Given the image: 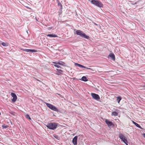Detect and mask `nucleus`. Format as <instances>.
<instances>
[{
    "instance_id": "obj_15",
    "label": "nucleus",
    "mask_w": 145,
    "mask_h": 145,
    "mask_svg": "<svg viewBox=\"0 0 145 145\" xmlns=\"http://www.w3.org/2000/svg\"><path fill=\"white\" fill-rule=\"evenodd\" d=\"M121 99V98L120 97L118 96L117 97V101L118 103H119Z\"/></svg>"
},
{
    "instance_id": "obj_2",
    "label": "nucleus",
    "mask_w": 145,
    "mask_h": 145,
    "mask_svg": "<svg viewBox=\"0 0 145 145\" xmlns=\"http://www.w3.org/2000/svg\"><path fill=\"white\" fill-rule=\"evenodd\" d=\"M46 126L47 127L50 129L54 130L56 129L57 126V124L55 123H48Z\"/></svg>"
},
{
    "instance_id": "obj_26",
    "label": "nucleus",
    "mask_w": 145,
    "mask_h": 145,
    "mask_svg": "<svg viewBox=\"0 0 145 145\" xmlns=\"http://www.w3.org/2000/svg\"><path fill=\"white\" fill-rule=\"evenodd\" d=\"M52 27H48L47 28V29L49 30H50L51 29H52Z\"/></svg>"
},
{
    "instance_id": "obj_33",
    "label": "nucleus",
    "mask_w": 145,
    "mask_h": 145,
    "mask_svg": "<svg viewBox=\"0 0 145 145\" xmlns=\"http://www.w3.org/2000/svg\"><path fill=\"white\" fill-rule=\"evenodd\" d=\"M1 95V93H0V95Z\"/></svg>"
},
{
    "instance_id": "obj_29",
    "label": "nucleus",
    "mask_w": 145,
    "mask_h": 145,
    "mask_svg": "<svg viewBox=\"0 0 145 145\" xmlns=\"http://www.w3.org/2000/svg\"><path fill=\"white\" fill-rule=\"evenodd\" d=\"M57 64H58L59 65H61V64L60 63H59V62H58V63H57Z\"/></svg>"
},
{
    "instance_id": "obj_10",
    "label": "nucleus",
    "mask_w": 145,
    "mask_h": 145,
    "mask_svg": "<svg viewBox=\"0 0 145 145\" xmlns=\"http://www.w3.org/2000/svg\"><path fill=\"white\" fill-rule=\"evenodd\" d=\"M105 122L108 126H114V125L112 123L111 121H109L107 119H106L105 120Z\"/></svg>"
},
{
    "instance_id": "obj_14",
    "label": "nucleus",
    "mask_w": 145,
    "mask_h": 145,
    "mask_svg": "<svg viewBox=\"0 0 145 145\" xmlns=\"http://www.w3.org/2000/svg\"><path fill=\"white\" fill-rule=\"evenodd\" d=\"M47 35V36H48V37H57V35L55 34L53 35V34H50L47 35Z\"/></svg>"
},
{
    "instance_id": "obj_16",
    "label": "nucleus",
    "mask_w": 145,
    "mask_h": 145,
    "mask_svg": "<svg viewBox=\"0 0 145 145\" xmlns=\"http://www.w3.org/2000/svg\"><path fill=\"white\" fill-rule=\"evenodd\" d=\"M118 115V113L115 111H114L112 112V115L114 116H117Z\"/></svg>"
},
{
    "instance_id": "obj_13",
    "label": "nucleus",
    "mask_w": 145,
    "mask_h": 145,
    "mask_svg": "<svg viewBox=\"0 0 145 145\" xmlns=\"http://www.w3.org/2000/svg\"><path fill=\"white\" fill-rule=\"evenodd\" d=\"M80 80L84 82H86L88 80L87 78L85 76H82L81 78V79H80Z\"/></svg>"
},
{
    "instance_id": "obj_9",
    "label": "nucleus",
    "mask_w": 145,
    "mask_h": 145,
    "mask_svg": "<svg viewBox=\"0 0 145 145\" xmlns=\"http://www.w3.org/2000/svg\"><path fill=\"white\" fill-rule=\"evenodd\" d=\"M77 136H75L73 139L72 142L74 145H77Z\"/></svg>"
},
{
    "instance_id": "obj_28",
    "label": "nucleus",
    "mask_w": 145,
    "mask_h": 145,
    "mask_svg": "<svg viewBox=\"0 0 145 145\" xmlns=\"http://www.w3.org/2000/svg\"><path fill=\"white\" fill-rule=\"evenodd\" d=\"M143 137L145 138V133H143Z\"/></svg>"
},
{
    "instance_id": "obj_25",
    "label": "nucleus",
    "mask_w": 145,
    "mask_h": 145,
    "mask_svg": "<svg viewBox=\"0 0 145 145\" xmlns=\"http://www.w3.org/2000/svg\"><path fill=\"white\" fill-rule=\"evenodd\" d=\"M23 50L24 51H25L26 52H29V49H23Z\"/></svg>"
},
{
    "instance_id": "obj_30",
    "label": "nucleus",
    "mask_w": 145,
    "mask_h": 145,
    "mask_svg": "<svg viewBox=\"0 0 145 145\" xmlns=\"http://www.w3.org/2000/svg\"><path fill=\"white\" fill-rule=\"evenodd\" d=\"M57 94H58V95H59L60 97H61L62 96L60 94H58V93H57Z\"/></svg>"
},
{
    "instance_id": "obj_6",
    "label": "nucleus",
    "mask_w": 145,
    "mask_h": 145,
    "mask_svg": "<svg viewBox=\"0 0 145 145\" xmlns=\"http://www.w3.org/2000/svg\"><path fill=\"white\" fill-rule=\"evenodd\" d=\"M91 95L92 98L94 99L97 101H99L100 99V97L99 96L95 93H91Z\"/></svg>"
},
{
    "instance_id": "obj_32",
    "label": "nucleus",
    "mask_w": 145,
    "mask_h": 145,
    "mask_svg": "<svg viewBox=\"0 0 145 145\" xmlns=\"http://www.w3.org/2000/svg\"><path fill=\"white\" fill-rule=\"evenodd\" d=\"M95 24V25H97V24Z\"/></svg>"
},
{
    "instance_id": "obj_3",
    "label": "nucleus",
    "mask_w": 145,
    "mask_h": 145,
    "mask_svg": "<svg viewBox=\"0 0 145 145\" xmlns=\"http://www.w3.org/2000/svg\"><path fill=\"white\" fill-rule=\"evenodd\" d=\"M76 33L78 35H80L81 37L85 39H88L89 38V36L86 35L82 31L80 30H77L76 31Z\"/></svg>"
},
{
    "instance_id": "obj_21",
    "label": "nucleus",
    "mask_w": 145,
    "mask_h": 145,
    "mask_svg": "<svg viewBox=\"0 0 145 145\" xmlns=\"http://www.w3.org/2000/svg\"><path fill=\"white\" fill-rule=\"evenodd\" d=\"M57 71L58 72V74L59 75L62 72V71L60 69H57Z\"/></svg>"
},
{
    "instance_id": "obj_20",
    "label": "nucleus",
    "mask_w": 145,
    "mask_h": 145,
    "mask_svg": "<svg viewBox=\"0 0 145 145\" xmlns=\"http://www.w3.org/2000/svg\"><path fill=\"white\" fill-rule=\"evenodd\" d=\"M1 44L4 46H8L7 43L3 42L1 43Z\"/></svg>"
},
{
    "instance_id": "obj_17",
    "label": "nucleus",
    "mask_w": 145,
    "mask_h": 145,
    "mask_svg": "<svg viewBox=\"0 0 145 145\" xmlns=\"http://www.w3.org/2000/svg\"><path fill=\"white\" fill-rule=\"evenodd\" d=\"M29 52L33 53L37 52V50L33 49H29Z\"/></svg>"
},
{
    "instance_id": "obj_22",
    "label": "nucleus",
    "mask_w": 145,
    "mask_h": 145,
    "mask_svg": "<svg viewBox=\"0 0 145 145\" xmlns=\"http://www.w3.org/2000/svg\"><path fill=\"white\" fill-rule=\"evenodd\" d=\"M54 137L55 138H56L57 140H59L60 139L59 137V136L58 135H54Z\"/></svg>"
},
{
    "instance_id": "obj_19",
    "label": "nucleus",
    "mask_w": 145,
    "mask_h": 145,
    "mask_svg": "<svg viewBox=\"0 0 145 145\" xmlns=\"http://www.w3.org/2000/svg\"><path fill=\"white\" fill-rule=\"evenodd\" d=\"M2 127L3 129H6L8 127V126L7 125H2Z\"/></svg>"
},
{
    "instance_id": "obj_1",
    "label": "nucleus",
    "mask_w": 145,
    "mask_h": 145,
    "mask_svg": "<svg viewBox=\"0 0 145 145\" xmlns=\"http://www.w3.org/2000/svg\"><path fill=\"white\" fill-rule=\"evenodd\" d=\"M89 1H90L91 3L97 7L101 8L103 7V4L101 2L99 1L95 0H89Z\"/></svg>"
},
{
    "instance_id": "obj_4",
    "label": "nucleus",
    "mask_w": 145,
    "mask_h": 145,
    "mask_svg": "<svg viewBox=\"0 0 145 145\" xmlns=\"http://www.w3.org/2000/svg\"><path fill=\"white\" fill-rule=\"evenodd\" d=\"M119 137L126 145H128L127 139L123 134L121 133H119Z\"/></svg>"
},
{
    "instance_id": "obj_8",
    "label": "nucleus",
    "mask_w": 145,
    "mask_h": 145,
    "mask_svg": "<svg viewBox=\"0 0 145 145\" xmlns=\"http://www.w3.org/2000/svg\"><path fill=\"white\" fill-rule=\"evenodd\" d=\"M74 64H75V65L76 66H77L78 67L80 68H86V69H89L90 70H92V69L91 68H88V67H85V66L83 65H82L81 64H79L78 63H74Z\"/></svg>"
},
{
    "instance_id": "obj_5",
    "label": "nucleus",
    "mask_w": 145,
    "mask_h": 145,
    "mask_svg": "<svg viewBox=\"0 0 145 145\" xmlns=\"http://www.w3.org/2000/svg\"><path fill=\"white\" fill-rule=\"evenodd\" d=\"M46 104L47 106L51 110L56 112L58 111L56 107L52 105L47 103H46Z\"/></svg>"
},
{
    "instance_id": "obj_24",
    "label": "nucleus",
    "mask_w": 145,
    "mask_h": 145,
    "mask_svg": "<svg viewBox=\"0 0 145 145\" xmlns=\"http://www.w3.org/2000/svg\"><path fill=\"white\" fill-rule=\"evenodd\" d=\"M58 6H60L61 7V9H62V5L61 4L60 2H58Z\"/></svg>"
},
{
    "instance_id": "obj_12",
    "label": "nucleus",
    "mask_w": 145,
    "mask_h": 145,
    "mask_svg": "<svg viewBox=\"0 0 145 145\" xmlns=\"http://www.w3.org/2000/svg\"><path fill=\"white\" fill-rule=\"evenodd\" d=\"M133 123L137 127H138L141 129H142V127L137 123L133 121Z\"/></svg>"
},
{
    "instance_id": "obj_31",
    "label": "nucleus",
    "mask_w": 145,
    "mask_h": 145,
    "mask_svg": "<svg viewBox=\"0 0 145 145\" xmlns=\"http://www.w3.org/2000/svg\"><path fill=\"white\" fill-rule=\"evenodd\" d=\"M37 80L38 81H40L39 80Z\"/></svg>"
},
{
    "instance_id": "obj_11",
    "label": "nucleus",
    "mask_w": 145,
    "mask_h": 145,
    "mask_svg": "<svg viewBox=\"0 0 145 145\" xmlns=\"http://www.w3.org/2000/svg\"><path fill=\"white\" fill-rule=\"evenodd\" d=\"M109 57H110V59L114 61L115 60V56L114 55L113 53H110L109 54L108 56V58Z\"/></svg>"
},
{
    "instance_id": "obj_23",
    "label": "nucleus",
    "mask_w": 145,
    "mask_h": 145,
    "mask_svg": "<svg viewBox=\"0 0 145 145\" xmlns=\"http://www.w3.org/2000/svg\"><path fill=\"white\" fill-rule=\"evenodd\" d=\"M25 117L27 119H28L29 120H31V118H30V117L28 114H26L25 115Z\"/></svg>"
},
{
    "instance_id": "obj_18",
    "label": "nucleus",
    "mask_w": 145,
    "mask_h": 145,
    "mask_svg": "<svg viewBox=\"0 0 145 145\" xmlns=\"http://www.w3.org/2000/svg\"><path fill=\"white\" fill-rule=\"evenodd\" d=\"M54 63L56 64L54 65V66L58 68H61L60 66L58 64H57V63H56V62H54Z\"/></svg>"
},
{
    "instance_id": "obj_7",
    "label": "nucleus",
    "mask_w": 145,
    "mask_h": 145,
    "mask_svg": "<svg viewBox=\"0 0 145 145\" xmlns=\"http://www.w3.org/2000/svg\"><path fill=\"white\" fill-rule=\"evenodd\" d=\"M13 97L12 99V101L13 103L15 102L17 99V97L16 94L13 93H11L10 94Z\"/></svg>"
},
{
    "instance_id": "obj_27",
    "label": "nucleus",
    "mask_w": 145,
    "mask_h": 145,
    "mask_svg": "<svg viewBox=\"0 0 145 145\" xmlns=\"http://www.w3.org/2000/svg\"><path fill=\"white\" fill-rule=\"evenodd\" d=\"M14 112H11L10 114H12V115H14Z\"/></svg>"
}]
</instances>
